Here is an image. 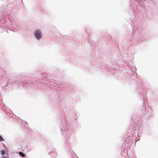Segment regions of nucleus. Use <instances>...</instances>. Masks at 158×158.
<instances>
[{
	"instance_id": "39448f33",
	"label": "nucleus",
	"mask_w": 158,
	"mask_h": 158,
	"mask_svg": "<svg viewBox=\"0 0 158 158\" xmlns=\"http://www.w3.org/2000/svg\"><path fill=\"white\" fill-rule=\"evenodd\" d=\"M4 139L0 135V141H4Z\"/></svg>"
},
{
	"instance_id": "20e7f679",
	"label": "nucleus",
	"mask_w": 158,
	"mask_h": 158,
	"mask_svg": "<svg viewBox=\"0 0 158 158\" xmlns=\"http://www.w3.org/2000/svg\"><path fill=\"white\" fill-rule=\"evenodd\" d=\"M1 152L2 155L3 156L5 154V151L4 150H3L1 151Z\"/></svg>"
},
{
	"instance_id": "7ed1b4c3",
	"label": "nucleus",
	"mask_w": 158,
	"mask_h": 158,
	"mask_svg": "<svg viewBox=\"0 0 158 158\" xmlns=\"http://www.w3.org/2000/svg\"><path fill=\"white\" fill-rule=\"evenodd\" d=\"M19 154L21 157H23L25 156L24 154L21 152H19Z\"/></svg>"
},
{
	"instance_id": "f257e3e1",
	"label": "nucleus",
	"mask_w": 158,
	"mask_h": 158,
	"mask_svg": "<svg viewBox=\"0 0 158 158\" xmlns=\"http://www.w3.org/2000/svg\"><path fill=\"white\" fill-rule=\"evenodd\" d=\"M34 36L36 39L38 40H39L42 37V35L41 32L39 30H36L34 33Z\"/></svg>"
},
{
	"instance_id": "f03ea898",
	"label": "nucleus",
	"mask_w": 158,
	"mask_h": 158,
	"mask_svg": "<svg viewBox=\"0 0 158 158\" xmlns=\"http://www.w3.org/2000/svg\"><path fill=\"white\" fill-rule=\"evenodd\" d=\"M60 130L61 132H66L67 131V129L66 127V125L65 123L62 124L60 126Z\"/></svg>"
}]
</instances>
